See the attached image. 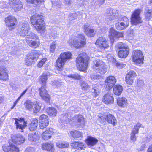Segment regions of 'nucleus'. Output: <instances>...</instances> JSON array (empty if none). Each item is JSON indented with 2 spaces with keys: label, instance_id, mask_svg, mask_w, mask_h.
Returning a JSON list of instances; mask_svg holds the SVG:
<instances>
[{
  "label": "nucleus",
  "instance_id": "nucleus-59",
  "mask_svg": "<svg viewBox=\"0 0 152 152\" xmlns=\"http://www.w3.org/2000/svg\"><path fill=\"white\" fill-rule=\"evenodd\" d=\"M4 97L2 96H0V104L3 102L4 101Z\"/></svg>",
  "mask_w": 152,
  "mask_h": 152
},
{
  "label": "nucleus",
  "instance_id": "nucleus-64",
  "mask_svg": "<svg viewBox=\"0 0 152 152\" xmlns=\"http://www.w3.org/2000/svg\"><path fill=\"white\" fill-rule=\"evenodd\" d=\"M9 4H10V5L11 6V4H12V3H11V2H9Z\"/></svg>",
  "mask_w": 152,
  "mask_h": 152
},
{
  "label": "nucleus",
  "instance_id": "nucleus-63",
  "mask_svg": "<svg viewBox=\"0 0 152 152\" xmlns=\"http://www.w3.org/2000/svg\"><path fill=\"white\" fill-rule=\"evenodd\" d=\"M149 3L152 5V0H149Z\"/></svg>",
  "mask_w": 152,
  "mask_h": 152
},
{
  "label": "nucleus",
  "instance_id": "nucleus-5",
  "mask_svg": "<svg viewBox=\"0 0 152 152\" xmlns=\"http://www.w3.org/2000/svg\"><path fill=\"white\" fill-rule=\"evenodd\" d=\"M68 43L72 47L76 49L84 47L86 45V39L83 34H80L74 39H69Z\"/></svg>",
  "mask_w": 152,
  "mask_h": 152
},
{
  "label": "nucleus",
  "instance_id": "nucleus-7",
  "mask_svg": "<svg viewBox=\"0 0 152 152\" xmlns=\"http://www.w3.org/2000/svg\"><path fill=\"white\" fill-rule=\"evenodd\" d=\"M24 104L27 110L30 111L33 110V112L35 113L39 112L41 109L40 103L37 101L34 102L31 100H27L25 102Z\"/></svg>",
  "mask_w": 152,
  "mask_h": 152
},
{
  "label": "nucleus",
  "instance_id": "nucleus-30",
  "mask_svg": "<svg viewBox=\"0 0 152 152\" xmlns=\"http://www.w3.org/2000/svg\"><path fill=\"white\" fill-rule=\"evenodd\" d=\"M98 141L96 138L91 136H88L85 140V142L87 145L90 146H94L97 143Z\"/></svg>",
  "mask_w": 152,
  "mask_h": 152
},
{
  "label": "nucleus",
  "instance_id": "nucleus-17",
  "mask_svg": "<svg viewBox=\"0 0 152 152\" xmlns=\"http://www.w3.org/2000/svg\"><path fill=\"white\" fill-rule=\"evenodd\" d=\"M39 128L40 129H44L49 124V120L48 117L46 115L42 114L41 115L39 118Z\"/></svg>",
  "mask_w": 152,
  "mask_h": 152
},
{
  "label": "nucleus",
  "instance_id": "nucleus-40",
  "mask_svg": "<svg viewBox=\"0 0 152 152\" xmlns=\"http://www.w3.org/2000/svg\"><path fill=\"white\" fill-rule=\"evenodd\" d=\"M46 111L47 114L50 116H55L57 113V110L54 107H48Z\"/></svg>",
  "mask_w": 152,
  "mask_h": 152
},
{
  "label": "nucleus",
  "instance_id": "nucleus-3",
  "mask_svg": "<svg viewBox=\"0 0 152 152\" xmlns=\"http://www.w3.org/2000/svg\"><path fill=\"white\" fill-rule=\"evenodd\" d=\"M118 56L121 58H126L130 53V49L128 45L124 43L119 42L115 46Z\"/></svg>",
  "mask_w": 152,
  "mask_h": 152
},
{
  "label": "nucleus",
  "instance_id": "nucleus-23",
  "mask_svg": "<svg viewBox=\"0 0 152 152\" xmlns=\"http://www.w3.org/2000/svg\"><path fill=\"white\" fill-rule=\"evenodd\" d=\"M84 32L85 34L89 37H94L96 34V31L95 30L91 28L89 24H85L83 26Z\"/></svg>",
  "mask_w": 152,
  "mask_h": 152
},
{
  "label": "nucleus",
  "instance_id": "nucleus-35",
  "mask_svg": "<svg viewBox=\"0 0 152 152\" xmlns=\"http://www.w3.org/2000/svg\"><path fill=\"white\" fill-rule=\"evenodd\" d=\"M77 123H79V125L80 126H85L86 121L83 116L80 114H78L76 115Z\"/></svg>",
  "mask_w": 152,
  "mask_h": 152
},
{
  "label": "nucleus",
  "instance_id": "nucleus-21",
  "mask_svg": "<svg viewBox=\"0 0 152 152\" xmlns=\"http://www.w3.org/2000/svg\"><path fill=\"white\" fill-rule=\"evenodd\" d=\"M20 29L19 30V33L20 36L23 37L28 36L30 30L29 26L27 24L23 23L20 24Z\"/></svg>",
  "mask_w": 152,
  "mask_h": 152
},
{
  "label": "nucleus",
  "instance_id": "nucleus-54",
  "mask_svg": "<svg viewBox=\"0 0 152 152\" xmlns=\"http://www.w3.org/2000/svg\"><path fill=\"white\" fill-rule=\"evenodd\" d=\"M124 37L123 33V32H119L116 31L115 35L114 37L117 38H122Z\"/></svg>",
  "mask_w": 152,
  "mask_h": 152
},
{
  "label": "nucleus",
  "instance_id": "nucleus-29",
  "mask_svg": "<svg viewBox=\"0 0 152 152\" xmlns=\"http://www.w3.org/2000/svg\"><path fill=\"white\" fill-rule=\"evenodd\" d=\"M72 55L70 51H68L61 53L59 57L66 62L72 59Z\"/></svg>",
  "mask_w": 152,
  "mask_h": 152
},
{
  "label": "nucleus",
  "instance_id": "nucleus-10",
  "mask_svg": "<svg viewBox=\"0 0 152 152\" xmlns=\"http://www.w3.org/2000/svg\"><path fill=\"white\" fill-rule=\"evenodd\" d=\"M132 61L136 64L143 63L144 56L141 51L139 50H135L133 51L132 53Z\"/></svg>",
  "mask_w": 152,
  "mask_h": 152
},
{
  "label": "nucleus",
  "instance_id": "nucleus-8",
  "mask_svg": "<svg viewBox=\"0 0 152 152\" xmlns=\"http://www.w3.org/2000/svg\"><path fill=\"white\" fill-rule=\"evenodd\" d=\"M141 10L140 9L134 10L130 17V22L132 25H137L142 22V18L140 16Z\"/></svg>",
  "mask_w": 152,
  "mask_h": 152
},
{
  "label": "nucleus",
  "instance_id": "nucleus-12",
  "mask_svg": "<svg viewBox=\"0 0 152 152\" xmlns=\"http://www.w3.org/2000/svg\"><path fill=\"white\" fill-rule=\"evenodd\" d=\"M94 68L97 72L104 74L107 71V67L104 62L100 60H97L95 61Z\"/></svg>",
  "mask_w": 152,
  "mask_h": 152
},
{
  "label": "nucleus",
  "instance_id": "nucleus-39",
  "mask_svg": "<svg viewBox=\"0 0 152 152\" xmlns=\"http://www.w3.org/2000/svg\"><path fill=\"white\" fill-rule=\"evenodd\" d=\"M70 134L74 138H81L83 137L82 133L76 130L71 131L70 132Z\"/></svg>",
  "mask_w": 152,
  "mask_h": 152
},
{
  "label": "nucleus",
  "instance_id": "nucleus-28",
  "mask_svg": "<svg viewBox=\"0 0 152 152\" xmlns=\"http://www.w3.org/2000/svg\"><path fill=\"white\" fill-rule=\"evenodd\" d=\"M54 144L51 142H44L41 144V148L42 150L48 151H52L54 150Z\"/></svg>",
  "mask_w": 152,
  "mask_h": 152
},
{
  "label": "nucleus",
  "instance_id": "nucleus-58",
  "mask_svg": "<svg viewBox=\"0 0 152 152\" xmlns=\"http://www.w3.org/2000/svg\"><path fill=\"white\" fill-rule=\"evenodd\" d=\"M28 88H26V89L23 92H22L21 95H20L21 96H22L27 91Z\"/></svg>",
  "mask_w": 152,
  "mask_h": 152
},
{
  "label": "nucleus",
  "instance_id": "nucleus-60",
  "mask_svg": "<svg viewBox=\"0 0 152 152\" xmlns=\"http://www.w3.org/2000/svg\"><path fill=\"white\" fill-rule=\"evenodd\" d=\"M17 101H15L13 103V106L12 107V109L16 105L17 103Z\"/></svg>",
  "mask_w": 152,
  "mask_h": 152
},
{
  "label": "nucleus",
  "instance_id": "nucleus-45",
  "mask_svg": "<svg viewBox=\"0 0 152 152\" xmlns=\"http://www.w3.org/2000/svg\"><path fill=\"white\" fill-rule=\"evenodd\" d=\"M93 89L94 91L93 92L94 97L96 98L99 95L100 92L99 86L97 85H95Z\"/></svg>",
  "mask_w": 152,
  "mask_h": 152
},
{
  "label": "nucleus",
  "instance_id": "nucleus-47",
  "mask_svg": "<svg viewBox=\"0 0 152 152\" xmlns=\"http://www.w3.org/2000/svg\"><path fill=\"white\" fill-rule=\"evenodd\" d=\"M68 77L69 78L77 80H80L81 79V76L78 74H71L68 75Z\"/></svg>",
  "mask_w": 152,
  "mask_h": 152
},
{
  "label": "nucleus",
  "instance_id": "nucleus-1",
  "mask_svg": "<svg viewBox=\"0 0 152 152\" xmlns=\"http://www.w3.org/2000/svg\"><path fill=\"white\" fill-rule=\"evenodd\" d=\"M44 16L42 15L35 13L30 17L32 26L38 32L44 33L46 31V24Z\"/></svg>",
  "mask_w": 152,
  "mask_h": 152
},
{
  "label": "nucleus",
  "instance_id": "nucleus-6",
  "mask_svg": "<svg viewBox=\"0 0 152 152\" xmlns=\"http://www.w3.org/2000/svg\"><path fill=\"white\" fill-rule=\"evenodd\" d=\"M25 41L28 46L34 49L38 48L41 44L39 37L33 33H31L29 37H26Z\"/></svg>",
  "mask_w": 152,
  "mask_h": 152
},
{
  "label": "nucleus",
  "instance_id": "nucleus-57",
  "mask_svg": "<svg viewBox=\"0 0 152 152\" xmlns=\"http://www.w3.org/2000/svg\"><path fill=\"white\" fill-rule=\"evenodd\" d=\"M105 0H98V2L100 4H102L104 3Z\"/></svg>",
  "mask_w": 152,
  "mask_h": 152
},
{
  "label": "nucleus",
  "instance_id": "nucleus-15",
  "mask_svg": "<svg viewBox=\"0 0 152 152\" xmlns=\"http://www.w3.org/2000/svg\"><path fill=\"white\" fill-rule=\"evenodd\" d=\"M137 76L136 72L134 70L129 71L126 75L125 81L126 83L129 85H132L134 82L135 78Z\"/></svg>",
  "mask_w": 152,
  "mask_h": 152
},
{
  "label": "nucleus",
  "instance_id": "nucleus-50",
  "mask_svg": "<svg viewBox=\"0 0 152 152\" xmlns=\"http://www.w3.org/2000/svg\"><path fill=\"white\" fill-rule=\"evenodd\" d=\"M113 11L114 10L113 9L111 8H109L107 9L106 13V15L110 17L114 16L115 13L113 12Z\"/></svg>",
  "mask_w": 152,
  "mask_h": 152
},
{
  "label": "nucleus",
  "instance_id": "nucleus-9",
  "mask_svg": "<svg viewBox=\"0 0 152 152\" xmlns=\"http://www.w3.org/2000/svg\"><path fill=\"white\" fill-rule=\"evenodd\" d=\"M95 44L98 48L104 50L109 47V41L105 37L102 36L97 38Z\"/></svg>",
  "mask_w": 152,
  "mask_h": 152
},
{
  "label": "nucleus",
  "instance_id": "nucleus-16",
  "mask_svg": "<svg viewBox=\"0 0 152 152\" xmlns=\"http://www.w3.org/2000/svg\"><path fill=\"white\" fill-rule=\"evenodd\" d=\"M15 124L16 125L17 129H19L22 132L23 129L26 127L27 123L23 118H15Z\"/></svg>",
  "mask_w": 152,
  "mask_h": 152
},
{
  "label": "nucleus",
  "instance_id": "nucleus-52",
  "mask_svg": "<svg viewBox=\"0 0 152 152\" xmlns=\"http://www.w3.org/2000/svg\"><path fill=\"white\" fill-rule=\"evenodd\" d=\"M63 83L60 82L58 80H54L52 82V85L56 87H59L62 86Z\"/></svg>",
  "mask_w": 152,
  "mask_h": 152
},
{
  "label": "nucleus",
  "instance_id": "nucleus-4",
  "mask_svg": "<svg viewBox=\"0 0 152 152\" xmlns=\"http://www.w3.org/2000/svg\"><path fill=\"white\" fill-rule=\"evenodd\" d=\"M40 55L39 50H32L26 55L25 58V65L27 66H32L39 59Z\"/></svg>",
  "mask_w": 152,
  "mask_h": 152
},
{
  "label": "nucleus",
  "instance_id": "nucleus-33",
  "mask_svg": "<svg viewBox=\"0 0 152 152\" xmlns=\"http://www.w3.org/2000/svg\"><path fill=\"white\" fill-rule=\"evenodd\" d=\"M48 79V75L43 73L39 77V82L41 85V86L47 87V81Z\"/></svg>",
  "mask_w": 152,
  "mask_h": 152
},
{
  "label": "nucleus",
  "instance_id": "nucleus-36",
  "mask_svg": "<svg viewBox=\"0 0 152 152\" xmlns=\"http://www.w3.org/2000/svg\"><path fill=\"white\" fill-rule=\"evenodd\" d=\"M123 90V88L121 85H117L114 87L113 92L115 95L119 96Z\"/></svg>",
  "mask_w": 152,
  "mask_h": 152
},
{
  "label": "nucleus",
  "instance_id": "nucleus-14",
  "mask_svg": "<svg viewBox=\"0 0 152 152\" xmlns=\"http://www.w3.org/2000/svg\"><path fill=\"white\" fill-rule=\"evenodd\" d=\"M116 79L113 76H109L106 78L104 81V87L108 90H110L115 84Z\"/></svg>",
  "mask_w": 152,
  "mask_h": 152
},
{
  "label": "nucleus",
  "instance_id": "nucleus-19",
  "mask_svg": "<svg viewBox=\"0 0 152 152\" xmlns=\"http://www.w3.org/2000/svg\"><path fill=\"white\" fill-rule=\"evenodd\" d=\"M103 120L104 122L107 121L108 124H111L113 126H115L117 124L116 118L114 115L109 113L105 116Z\"/></svg>",
  "mask_w": 152,
  "mask_h": 152
},
{
  "label": "nucleus",
  "instance_id": "nucleus-25",
  "mask_svg": "<svg viewBox=\"0 0 152 152\" xmlns=\"http://www.w3.org/2000/svg\"><path fill=\"white\" fill-rule=\"evenodd\" d=\"M7 70L5 67H0V80L3 81L9 80V76L7 72Z\"/></svg>",
  "mask_w": 152,
  "mask_h": 152
},
{
  "label": "nucleus",
  "instance_id": "nucleus-13",
  "mask_svg": "<svg viewBox=\"0 0 152 152\" xmlns=\"http://www.w3.org/2000/svg\"><path fill=\"white\" fill-rule=\"evenodd\" d=\"M120 23L118 22L115 23V27L116 28L119 30H122L128 26L129 25V20L128 18L124 16L120 20Z\"/></svg>",
  "mask_w": 152,
  "mask_h": 152
},
{
  "label": "nucleus",
  "instance_id": "nucleus-62",
  "mask_svg": "<svg viewBox=\"0 0 152 152\" xmlns=\"http://www.w3.org/2000/svg\"><path fill=\"white\" fill-rule=\"evenodd\" d=\"M22 96H21L20 95V96L17 99V100H16V101H17V102H18V101L19 100V99H20V98H21V97Z\"/></svg>",
  "mask_w": 152,
  "mask_h": 152
},
{
  "label": "nucleus",
  "instance_id": "nucleus-46",
  "mask_svg": "<svg viewBox=\"0 0 152 152\" xmlns=\"http://www.w3.org/2000/svg\"><path fill=\"white\" fill-rule=\"evenodd\" d=\"M47 59L46 58L41 59L38 63L37 65L38 67L40 68L42 67L44 64L46 63Z\"/></svg>",
  "mask_w": 152,
  "mask_h": 152
},
{
  "label": "nucleus",
  "instance_id": "nucleus-56",
  "mask_svg": "<svg viewBox=\"0 0 152 152\" xmlns=\"http://www.w3.org/2000/svg\"><path fill=\"white\" fill-rule=\"evenodd\" d=\"M148 152H152V144L150 145L147 150Z\"/></svg>",
  "mask_w": 152,
  "mask_h": 152
},
{
  "label": "nucleus",
  "instance_id": "nucleus-42",
  "mask_svg": "<svg viewBox=\"0 0 152 152\" xmlns=\"http://www.w3.org/2000/svg\"><path fill=\"white\" fill-rule=\"evenodd\" d=\"M28 137L31 141H36L39 140L40 138L39 136L36 132L30 134Z\"/></svg>",
  "mask_w": 152,
  "mask_h": 152
},
{
  "label": "nucleus",
  "instance_id": "nucleus-49",
  "mask_svg": "<svg viewBox=\"0 0 152 152\" xmlns=\"http://www.w3.org/2000/svg\"><path fill=\"white\" fill-rule=\"evenodd\" d=\"M47 133V132H45L44 131L42 134V139L45 140H46L50 139L52 137L51 135Z\"/></svg>",
  "mask_w": 152,
  "mask_h": 152
},
{
  "label": "nucleus",
  "instance_id": "nucleus-2",
  "mask_svg": "<svg viewBox=\"0 0 152 152\" xmlns=\"http://www.w3.org/2000/svg\"><path fill=\"white\" fill-rule=\"evenodd\" d=\"M90 57L85 52L79 54L75 60L76 66L77 69L84 72H87Z\"/></svg>",
  "mask_w": 152,
  "mask_h": 152
},
{
  "label": "nucleus",
  "instance_id": "nucleus-51",
  "mask_svg": "<svg viewBox=\"0 0 152 152\" xmlns=\"http://www.w3.org/2000/svg\"><path fill=\"white\" fill-rule=\"evenodd\" d=\"M116 31H117L115 30L113 28H111L109 31V37L113 38L114 37Z\"/></svg>",
  "mask_w": 152,
  "mask_h": 152
},
{
  "label": "nucleus",
  "instance_id": "nucleus-20",
  "mask_svg": "<svg viewBox=\"0 0 152 152\" xmlns=\"http://www.w3.org/2000/svg\"><path fill=\"white\" fill-rule=\"evenodd\" d=\"M2 149L4 152H20L19 148L12 143L9 145H4Z\"/></svg>",
  "mask_w": 152,
  "mask_h": 152
},
{
  "label": "nucleus",
  "instance_id": "nucleus-32",
  "mask_svg": "<svg viewBox=\"0 0 152 152\" xmlns=\"http://www.w3.org/2000/svg\"><path fill=\"white\" fill-rule=\"evenodd\" d=\"M116 102L118 105L121 107L124 108L127 105V100L124 97H118L117 99Z\"/></svg>",
  "mask_w": 152,
  "mask_h": 152
},
{
  "label": "nucleus",
  "instance_id": "nucleus-37",
  "mask_svg": "<svg viewBox=\"0 0 152 152\" xmlns=\"http://www.w3.org/2000/svg\"><path fill=\"white\" fill-rule=\"evenodd\" d=\"M26 1L28 4H33L35 7H39L44 0H25Z\"/></svg>",
  "mask_w": 152,
  "mask_h": 152
},
{
  "label": "nucleus",
  "instance_id": "nucleus-24",
  "mask_svg": "<svg viewBox=\"0 0 152 152\" xmlns=\"http://www.w3.org/2000/svg\"><path fill=\"white\" fill-rule=\"evenodd\" d=\"M38 121L36 118H32L31 119L28 125V129L31 131H34L38 127Z\"/></svg>",
  "mask_w": 152,
  "mask_h": 152
},
{
  "label": "nucleus",
  "instance_id": "nucleus-41",
  "mask_svg": "<svg viewBox=\"0 0 152 152\" xmlns=\"http://www.w3.org/2000/svg\"><path fill=\"white\" fill-rule=\"evenodd\" d=\"M25 140L24 137L21 135L16 136L14 139V142L16 144L20 145L23 143Z\"/></svg>",
  "mask_w": 152,
  "mask_h": 152
},
{
  "label": "nucleus",
  "instance_id": "nucleus-34",
  "mask_svg": "<svg viewBox=\"0 0 152 152\" xmlns=\"http://www.w3.org/2000/svg\"><path fill=\"white\" fill-rule=\"evenodd\" d=\"M80 85L83 91L86 93L89 91L90 87L86 82L82 80L80 81Z\"/></svg>",
  "mask_w": 152,
  "mask_h": 152
},
{
  "label": "nucleus",
  "instance_id": "nucleus-48",
  "mask_svg": "<svg viewBox=\"0 0 152 152\" xmlns=\"http://www.w3.org/2000/svg\"><path fill=\"white\" fill-rule=\"evenodd\" d=\"M56 45L57 44L55 41L51 44L49 49L50 53H53L55 52Z\"/></svg>",
  "mask_w": 152,
  "mask_h": 152
},
{
  "label": "nucleus",
  "instance_id": "nucleus-53",
  "mask_svg": "<svg viewBox=\"0 0 152 152\" xmlns=\"http://www.w3.org/2000/svg\"><path fill=\"white\" fill-rule=\"evenodd\" d=\"M54 129L53 128L50 127L46 129L44 132H47V133L51 135L54 133Z\"/></svg>",
  "mask_w": 152,
  "mask_h": 152
},
{
  "label": "nucleus",
  "instance_id": "nucleus-44",
  "mask_svg": "<svg viewBox=\"0 0 152 152\" xmlns=\"http://www.w3.org/2000/svg\"><path fill=\"white\" fill-rule=\"evenodd\" d=\"M152 11L151 10H145L144 12V15L145 19L149 20L151 17Z\"/></svg>",
  "mask_w": 152,
  "mask_h": 152
},
{
  "label": "nucleus",
  "instance_id": "nucleus-38",
  "mask_svg": "<svg viewBox=\"0 0 152 152\" xmlns=\"http://www.w3.org/2000/svg\"><path fill=\"white\" fill-rule=\"evenodd\" d=\"M56 146L60 148H69V144L66 142H59L56 143Z\"/></svg>",
  "mask_w": 152,
  "mask_h": 152
},
{
  "label": "nucleus",
  "instance_id": "nucleus-18",
  "mask_svg": "<svg viewBox=\"0 0 152 152\" xmlns=\"http://www.w3.org/2000/svg\"><path fill=\"white\" fill-rule=\"evenodd\" d=\"M47 87L41 86L39 89V94L43 100L50 102L51 99V97L46 89Z\"/></svg>",
  "mask_w": 152,
  "mask_h": 152
},
{
  "label": "nucleus",
  "instance_id": "nucleus-61",
  "mask_svg": "<svg viewBox=\"0 0 152 152\" xmlns=\"http://www.w3.org/2000/svg\"><path fill=\"white\" fill-rule=\"evenodd\" d=\"M145 147V146H142L141 147V148H140V150L142 151V150H143L144 149Z\"/></svg>",
  "mask_w": 152,
  "mask_h": 152
},
{
  "label": "nucleus",
  "instance_id": "nucleus-27",
  "mask_svg": "<svg viewBox=\"0 0 152 152\" xmlns=\"http://www.w3.org/2000/svg\"><path fill=\"white\" fill-rule=\"evenodd\" d=\"M142 127V124L139 123H137L134 126L133 130L132 131L131 139L132 140L135 141L136 140V137L135 134L138 133L139 128Z\"/></svg>",
  "mask_w": 152,
  "mask_h": 152
},
{
  "label": "nucleus",
  "instance_id": "nucleus-26",
  "mask_svg": "<svg viewBox=\"0 0 152 152\" xmlns=\"http://www.w3.org/2000/svg\"><path fill=\"white\" fill-rule=\"evenodd\" d=\"M65 61L58 57L57 59L55 65L56 69L58 71H61L64 69Z\"/></svg>",
  "mask_w": 152,
  "mask_h": 152
},
{
  "label": "nucleus",
  "instance_id": "nucleus-31",
  "mask_svg": "<svg viewBox=\"0 0 152 152\" xmlns=\"http://www.w3.org/2000/svg\"><path fill=\"white\" fill-rule=\"evenodd\" d=\"M71 146L73 148L78 150H83L84 147V143L79 141H73L71 143Z\"/></svg>",
  "mask_w": 152,
  "mask_h": 152
},
{
  "label": "nucleus",
  "instance_id": "nucleus-55",
  "mask_svg": "<svg viewBox=\"0 0 152 152\" xmlns=\"http://www.w3.org/2000/svg\"><path fill=\"white\" fill-rule=\"evenodd\" d=\"M115 65L116 66L120 68H122L125 66V65L124 64H121L119 62H117L116 63Z\"/></svg>",
  "mask_w": 152,
  "mask_h": 152
},
{
  "label": "nucleus",
  "instance_id": "nucleus-11",
  "mask_svg": "<svg viewBox=\"0 0 152 152\" xmlns=\"http://www.w3.org/2000/svg\"><path fill=\"white\" fill-rule=\"evenodd\" d=\"M6 26L9 28L10 30L12 31L15 28L18 23L17 18L14 16L9 15L5 18Z\"/></svg>",
  "mask_w": 152,
  "mask_h": 152
},
{
  "label": "nucleus",
  "instance_id": "nucleus-22",
  "mask_svg": "<svg viewBox=\"0 0 152 152\" xmlns=\"http://www.w3.org/2000/svg\"><path fill=\"white\" fill-rule=\"evenodd\" d=\"M102 101L104 104H112L114 102V98L112 94L107 93L103 96Z\"/></svg>",
  "mask_w": 152,
  "mask_h": 152
},
{
  "label": "nucleus",
  "instance_id": "nucleus-43",
  "mask_svg": "<svg viewBox=\"0 0 152 152\" xmlns=\"http://www.w3.org/2000/svg\"><path fill=\"white\" fill-rule=\"evenodd\" d=\"M12 5H13L12 9L15 12L20 10L23 7L22 5L20 4L13 3Z\"/></svg>",
  "mask_w": 152,
  "mask_h": 152
}]
</instances>
